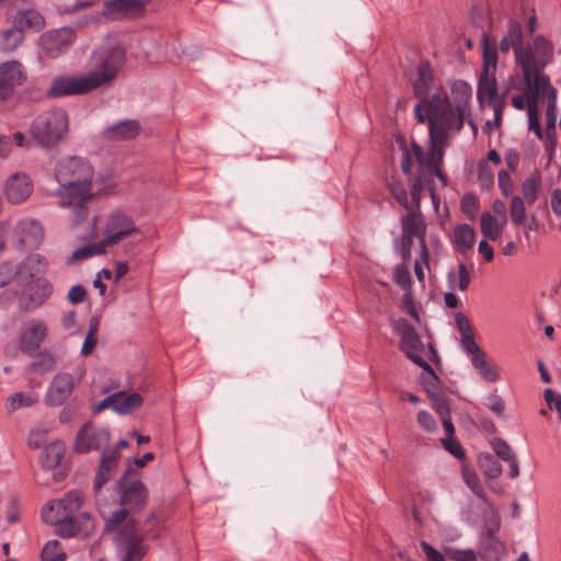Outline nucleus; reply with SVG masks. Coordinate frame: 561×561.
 <instances>
[{
    "instance_id": "ddd939ff",
    "label": "nucleus",
    "mask_w": 561,
    "mask_h": 561,
    "mask_svg": "<svg viewBox=\"0 0 561 561\" xmlns=\"http://www.w3.org/2000/svg\"><path fill=\"white\" fill-rule=\"evenodd\" d=\"M83 503V493L78 490L68 492L62 499L48 502L43 511L42 518L45 523H54L53 513L75 516Z\"/></svg>"
},
{
    "instance_id": "cd10ccee",
    "label": "nucleus",
    "mask_w": 561,
    "mask_h": 561,
    "mask_svg": "<svg viewBox=\"0 0 561 561\" xmlns=\"http://www.w3.org/2000/svg\"><path fill=\"white\" fill-rule=\"evenodd\" d=\"M499 524L494 527L486 526L481 536V549L489 559H497L504 551V546L496 537Z\"/></svg>"
},
{
    "instance_id": "412c9836",
    "label": "nucleus",
    "mask_w": 561,
    "mask_h": 561,
    "mask_svg": "<svg viewBox=\"0 0 561 561\" xmlns=\"http://www.w3.org/2000/svg\"><path fill=\"white\" fill-rule=\"evenodd\" d=\"M494 95L495 90L493 81L489 83L486 80H484L481 84H478L477 98L480 105H483L484 102H488V105L491 106L494 111V125L495 127H500L503 112L506 105L503 100L495 101Z\"/></svg>"
},
{
    "instance_id": "09e8293b",
    "label": "nucleus",
    "mask_w": 561,
    "mask_h": 561,
    "mask_svg": "<svg viewBox=\"0 0 561 561\" xmlns=\"http://www.w3.org/2000/svg\"><path fill=\"white\" fill-rule=\"evenodd\" d=\"M55 358L49 353H39L38 358L35 359L28 367L30 371L45 374L54 369Z\"/></svg>"
},
{
    "instance_id": "bf43d9fd",
    "label": "nucleus",
    "mask_w": 561,
    "mask_h": 561,
    "mask_svg": "<svg viewBox=\"0 0 561 561\" xmlns=\"http://www.w3.org/2000/svg\"><path fill=\"white\" fill-rule=\"evenodd\" d=\"M463 479L468 488L479 497L483 499L485 496L484 489L480 482L479 477L469 470L463 471Z\"/></svg>"
},
{
    "instance_id": "72a5a7b5",
    "label": "nucleus",
    "mask_w": 561,
    "mask_h": 561,
    "mask_svg": "<svg viewBox=\"0 0 561 561\" xmlns=\"http://www.w3.org/2000/svg\"><path fill=\"white\" fill-rule=\"evenodd\" d=\"M44 25L43 16L33 9L20 11L14 20V26L20 30L35 28L39 30Z\"/></svg>"
},
{
    "instance_id": "2eb2a0df",
    "label": "nucleus",
    "mask_w": 561,
    "mask_h": 561,
    "mask_svg": "<svg viewBox=\"0 0 561 561\" xmlns=\"http://www.w3.org/2000/svg\"><path fill=\"white\" fill-rule=\"evenodd\" d=\"M75 389L73 376L69 373L57 374L47 390L45 402L49 407H59L64 404L71 396Z\"/></svg>"
},
{
    "instance_id": "de8ad7c7",
    "label": "nucleus",
    "mask_w": 561,
    "mask_h": 561,
    "mask_svg": "<svg viewBox=\"0 0 561 561\" xmlns=\"http://www.w3.org/2000/svg\"><path fill=\"white\" fill-rule=\"evenodd\" d=\"M455 280H456L455 274L449 273L448 282H449L451 288H458L461 291H465L468 289L469 284L471 282V276H470V272L465 263H460L458 265V283H457V285H454Z\"/></svg>"
},
{
    "instance_id": "a19ab883",
    "label": "nucleus",
    "mask_w": 561,
    "mask_h": 561,
    "mask_svg": "<svg viewBox=\"0 0 561 561\" xmlns=\"http://www.w3.org/2000/svg\"><path fill=\"white\" fill-rule=\"evenodd\" d=\"M541 176L538 171L535 172L533 178L526 179L522 184V193L524 199L528 204H533L538 197V190L540 187Z\"/></svg>"
},
{
    "instance_id": "4d7b16f0",
    "label": "nucleus",
    "mask_w": 561,
    "mask_h": 561,
    "mask_svg": "<svg viewBox=\"0 0 561 561\" xmlns=\"http://www.w3.org/2000/svg\"><path fill=\"white\" fill-rule=\"evenodd\" d=\"M492 446L496 457L501 458L502 460L510 462L516 458L515 453L504 439L499 437L494 438Z\"/></svg>"
},
{
    "instance_id": "c03bdc74",
    "label": "nucleus",
    "mask_w": 561,
    "mask_h": 561,
    "mask_svg": "<svg viewBox=\"0 0 561 561\" xmlns=\"http://www.w3.org/2000/svg\"><path fill=\"white\" fill-rule=\"evenodd\" d=\"M34 260L32 257H26L19 265L14 267L15 270V278L19 285L28 283L34 280V272H33Z\"/></svg>"
},
{
    "instance_id": "338daca9",
    "label": "nucleus",
    "mask_w": 561,
    "mask_h": 561,
    "mask_svg": "<svg viewBox=\"0 0 561 561\" xmlns=\"http://www.w3.org/2000/svg\"><path fill=\"white\" fill-rule=\"evenodd\" d=\"M417 423L426 432H435L437 430V423L434 416L425 410L417 413Z\"/></svg>"
},
{
    "instance_id": "39448f33",
    "label": "nucleus",
    "mask_w": 561,
    "mask_h": 561,
    "mask_svg": "<svg viewBox=\"0 0 561 561\" xmlns=\"http://www.w3.org/2000/svg\"><path fill=\"white\" fill-rule=\"evenodd\" d=\"M137 527V520L129 519L113 533L117 550L122 554L121 561H141L148 552V546L144 545L145 536L139 535Z\"/></svg>"
},
{
    "instance_id": "680f3d73",
    "label": "nucleus",
    "mask_w": 561,
    "mask_h": 561,
    "mask_svg": "<svg viewBox=\"0 0 561 561\" xmlns=\"http://www.w3.org/2000/svg\"><path fill=\"white\" fill-rule=\"evenodd\" d=\"M461 344L463 350L471 356L482 354L484 351L474 341L473 332L461 335Z\"/></svg>"
},
{
    "instance_id": "ea45409f",
    "label": "nucleus",
    "mask_w": 561,
    "mask_h": 561,
    "mask_svg": "<svg viewBox=\"0 0 561 561\" xmlns=\"http://www.w3.org/2000/svg\"><path fill=\"white\" fill-rule=\"evenodd\" d=\"M480 227L482 234L486 239L495 241L501 236V227L497 225L496 219L489 211L482 213Z\"/></svg>"
},
{
    "instance_id": "864d4df0",
    "label": "nucleus",
    "mask_w": 561,
    "mask_h": 561,
    "mask_svg": "<svg viewBox=\"0 0 561 561\" xmlns=\"http://www.w3.org/2000/svg\"><path fill=\"white\" fill-rule=\"evenodd\" d=\"M162 529V523L157 517L154 512H151L147 519L145 520V531L140 534L141 536H145V539H156L158 538L160 531Z\"/></svg>"
},
{
    "instance_id": "49530a36",
    "label": "nucleus",
    "mask_w": 561,
    "mask_h": 561,
    "mask_svg": "<svg viewBox=\"0 0 561 561\" xmlns=\"http://www.w3.org/2000/svg\"><path fill=\"white\" fill-rule=\"evenodd\" d=\"M396 142L403 153L401 170L405 175H412V158L408 142L402 134L394 135Z\"/></svg>"
},
{
    "instance_id": "7c9ffc66",
    "label": "nucleus",
    "mask_w": 561,
    "mask_h": 561,
    "mask_svg": "<svg viewBox=\"0 0 561 561\" xmlns=\"http://www.w3.org/2000/svg\"><path fill=\"white\" fill-rule=\"evenodd\" d=\"M65 455L62 444L55 442L47 445L39 454V463L45 470L59 466Z\"/></svg>"
},
{
    "instance_id": "e2e57ef3",
    "label": "nucleus",
    "mask_w": 561,
    "mask_h": 561,
    "mask_svg": "<svg viewBox=\"0 0 561 561\" xmlns=\"http://www.w3.org/2000/svg\"><path fill=\"white\" fill-rule=\"evenodd\" d=\"M478 180L482 186V188H490L493 185V174L486 164V162L482 161L478 167Z\"/></svg>"
},
{
    "instance_id": "5701e85b",
    "label": "nucleus",
    "mask_w": 561,
    "mask_h": 561,
    "mask_svg": "<svg viewBox=\"0 0 561 561\" xmlns=\"http://www.w3.org/2000/svg\"><path fill=\"white\" fill-rule=\"evenodd\" d=\"M18 232L20 243L30 249L37 248L44 238V229L41 222L36 220L21 221L18 226Z\"/></svg>"
},
{
    "instance_id": "4468645a",
    "label": "nucleus",
    "mask_w": 561,
    "mask_h": 561,
    "mask_svg": "<svg viewBox=\"0 0 561 561\" xmlns=\"http://www.w3.org/2000/svg\"><path fill=\"white\" fill-rule=\"evenodd\" d=\"M25 79L20 61L11 60L0 65V101H7L16 85Z\"/></svg>"
},
{
    "instance_id": "6ab92c4d",
    "label": "nucleus",
    "mask_w": 561,
    "mask_h": 561,
    "mask_svg": "<svg viewBox=\"0 0 561 561\" xmlns=\"http://www.w3.org/2000/svg\"><path fill=\"white\" fill-rule=\"evenodd\" d=\"M119 459L121 453L117 450H103L93 481V490L95 493H99L103 485L111 479L117 468Z\"/></svg>"
},
{
    "instance_id": "774afa93",
    "label": "nucleus",
    "mask_w": 561,
    "mask_h": 561,
    "mask_svg": "<svg viewBox=\"0 0 561 561\" xmlns=\"http://www.w3.org/2000/svg\"><path fill=\"white\" fill-rule=\"evenodd\" d=\"M545 400L550 409H556L558 416L561 420V394L556 393L552 389L548 388L543 392Z\"/></svg>"
},
{
    "instance_id": "473e14b6",
    "label": "nucleus",
    "mask_w": 561,
    "mask_h": 561,
    "mask_svg": "<svg viewBox=\"0 0 561 561\" xmlns=\"http://www.w3.org/2000/svg\"><path fill=\"white\" fill-rule=\"evenodd\" d=\"M528 103L529 130H533L539 139L543 138V131L539 123L538 115V93L537 91H526Z\"/></svg>"
},
{
    "instance_id": "3c124183",
    "label": "nucleus",
    "mask_w": 561,
    "mask_h": 561,
    "mask_svg": "<svg viewBox=\"0 0 561 561\" xmlns=\"http://www.w3.org/2000/svg\"><path fill=\"white\" fill-rule=\"evenodd\" d=\"M388 190L393 196V198L404 208L409 209V198L408 193L403 186V184L398 180L388 181Z\"/></svg>"
},
{
    "instance_id": "f8f14e48",
    "label": "nucleus",
    "mask_w": 561,
    "mask_h": 561,
    "mask_svg": "<svg viewBox=\"0 0 561 561\" xmlns=\"http://www.w3.org/2000/svg\"><path fill=\"white\" fill-rule=\"evenodd\" d=\"M398 330L401 335L400 350L415 365H426V360L421 356L424 345L415 328L408 321L403 320Z\"/></svg>"
},
{
    "instance_id": "58836bf2",
    "label": "nucleus",
    "mask_w": 561,
    "mask_h": 561,
    "mask_svg": "<svg viewBox=\"0 0 561 561\" xmlns=\"http://www.w3.org/2000/svg\"><path fill=\"white\" fill-rule=\"evenodd\" d=\"M479 467L488 479H496L502 473V466L497 458L491 454L479 457Z\"/></svg>"
},
{
    "instance_id": "052dcab7",
    "label": "nucleus",
    "mask_w": 561,
    "mask_h": 561,
    "mask_svg": "<svg viewBox=\"0 0 561 561\" xmlns=\"http://www.w3.org/2000/svg\"><path fill=\"white\" fill-rule=\"evenodd\" d=\"M435 411L439 414L444 430L446 432L447 438H451L455 434V427L451 422V415H450V407L449 403L446 405H439V408L435 409Z\"/></svg>"
},
{
    "instance_id": "37998d69",
    "label": "nucleus",
    "mask_w": 561,
    "mask_h": 561,
    "mask_svg": "<svg viewBox=\"0 0 561 561\" xmlns=\"http://www.w3.org/2000/svg\"><path fill=\"white\" fill-rule=\"evenodd\" d=\"M451 94L455 99L456 105L463 104V111H466L472 94L471 87L463 80H457L451 85Z\"/></svg>"
},
{
    "instance_id": "9b49d317",
    "label": "nucleus",
    "mask_w": 561,
    "mask_h": 561,
    "mask_svg": "<svg viewBox=\"0 0 561 561\" xmlns=\"http://www.w3.org/2000/svg\"><path fill=\"white\" fill-rule=\"evenodd\" d=\"M139 229L133 218L124 210L116 209L107 218L103 234L108 237L110 241L117 244L124 238L138 233Z\"/></svg>"
},
{
    "instance_id": "0e129e2a",
    "label": "nucleus",
    "mask_w": 561,
    "mask_h": 561,
    "mask_svg": "<svg viewBox=\"0 0 561 561\" xmlns=\"http://www.w3.org/2000/svg\"><path fill=\"white\" fill-rule=\"evenodd\" d=\"M443 158L444 149L430 148V152L427 157H425L424 167H426L428 171L434 170L435 168H440Z\"/></svg>"
},
{
    "instance_id": "69168bd1",
    "label": "nucleus",
    "mask_w": 561,
    "mask_h": 561,
    "mask_svg": "<svg viewBox=\"0 0 561 561\" xmlns=\"http://www.w3.org/2000/svg\"><path fill=\"white\" fill-rule=\"evenodd\" d=\"M486 400L489 410L497 417H503L505 411L504 400L495 393L488 396Z\"/></svg>"
},
{
    "instance_id": "9d476101",
    "label": "nucleus",
    "mask_w": 561,
    "mask_h": 561,
    "mask_svg": "<svg viewBox=\"0 0 561 561\" xmlns=\"http://www.w3.org/2000/svg\"><path fill=\"white\" fill-rule=\"evenodd\" d=\"M407 214L401 217V230L404 233L417 239L421 249V259L427 264L430 254L426 247V222L421 210L405 209Z\"/></svg>"
},
{
    "instance_id": "79ce46f5",
    "label": "nucleus",
    "mask_w": 561,
    "mask_h": 561,
    "mask_svg": "<svg viewBox=\"0 0 561 561\" xmlns=\"http://www.w3.org/2000/svg\"><path fill=\"white\" fill-rule=\"evenodd\" d=\"M67 554L60 549L58 540L53 539L45 543L41 552L42 561H65Z\"/></svg>"
},
{
    "instance_id": "1a4fd4ad",
    "label": "nucleus",
    "mask_w": 561,
    "mask_h": 561,
    "mask_svg": "<svg viewBox=\"0 0 561 561\" xmlns=\"http://www.w3.org/2000/svg\"><path fill=\"white\" fill-rule=\"evenodd\" d=\"M110 439L111 433L107 428H98L91 422H87L77 434L75 449L79 454H87L106 446Z\"/></svg>"
},
{
    "instance_id": "a211bd4d",
    "label": "nucleus",
    "mask_w": 561,
    "mask_h": 561,
    "mask_svg": "<svg viewBox=\"0 0 561 561\" xmlns=\"http://www.w3.org/2000/svg\"><path fill=\"white\" fill-rule=\"evenodd\" d=\"M420 367L424 370L421 376V385L432 400L434 409L448 404L445 393L440 388L439 378L432 366L426 362V365Z\"/></svg>"
},
{
    "instance_id": "603ef678",
    "label": "nucleus",
    "mask_w": 561,
    "mask_h": 561,
    "mask_svg": "<svg viewBox=\"0 0 561 561\" xmlns=\"http://www.w3.org/2000/svg\"><path fill=\"white\" fill-rule=\"evenodd\" d=\"M557 108H547L546 111V136L547 140H550V145H547V150H553L556 146V121H557Z\"/></svg>"
},
{
    "instance_id": "6e6552de",
    "label": "nucleus",
    "mask_w": 561,
    "mask_h": 561,
    "mask_svg": "<svg viewBox=\"0 0 561 561\" xmlns=\"http://www.w3.org/2000/svg\"><path fill=\"white\" fill-rule=\"evenodd\" d=\"M76 39V31L72 27L54 28L43 33L39 37V47L48 58H58L65 54Z\"/></svg>"
},
{
    "instance_id": "c85d7f7f",
    "label": "nucleus",
    "mask_w": 561,
    "mask_h": 561,
    "mask_svg": "<svg viewBox=\"0 0 561 561\" xmlns=\"http://www.w3.org/2000/svg\"><path fill=\"white\" fill-rule=\"evenodd\" d=\"M483 71L480 76H495L497 66V51L500 50L496 43L491 41L490 36L484 33L481 39Z\"/></svg>"
},
{
    "instance_id": "393cba45",
    "label": "nucleus",
    "mask_w": 561,
    "mask_h": 561,
    "mask_svg": "<svg viewBox=\"0 0 561 561\" xmlns=\"http://www.w3.org/2000/svg\"><path fill=\"white\" fill-rule=\"evenodd\" d=\"M140 130V124L135 119H126L119 122L104 131V136L108 140H128L135 138Z\"/></svg>"
},
{
    "instance_id": "5fc2aeb1",
    "label": "nucleus",
    "mask_w": 561,
    "mask_h": 561,
    "mask_svg": "<svg viewBox=\"0 0 561 561\" xmlns=\"http://www.w3.org/2000/svg\"><path fill=\"white\" fill-rule=\"evenodd\" d=\"M461 210L471 220L479 211V201L473 193H466L461 198Z\"/></svg>"
},
{
    "instance_id": "b1692460",
    "label": "nucleus",
    "mask_w": 561,
    "mask_h": 561,
    "mask_svg": "<svg viewBox=\"0 0 561 561\" xmlns=\"http://www.w3.org/2000/svg\"><path fill=\"white\" fill-rule=\"evenodd\" d=\"M463 104H457L455 108L450 105L437 116L428 117V119H436L437 126L439 127L460 131L463 127Z\"/></svg>"
},
{
    "instance_id": "e433bc0d",
    "label": "nucleus",
    "mask_w": 561,
    "mask_h": 561,
    "mask_svg": "<svg viewBox=\"0 0 561 561\" xmlns=\"http://www.w3.org/2000/svg\"><path fill=\"white\" fill-rule=\"evenodd\" d=\"M448 130L437 126L436 119H428L430 148L444 149L449 138Z\"/></svg>"
},
{
    "instance_id": "6e6d98bb",
    "label": "nucleus",
    "mask_w": 561,
    "mask_h": 561,
    "mask_svg": "<svg viewBox=\"0 0 561 561\" xmlns=\"http://www.w3.org/2000/svg\"><path fill=\"white\" fill-rule=\"evenodd\" d=\"M533 41L534 50H536L542 59H550L552 57L553 45L548 38L543 35H535Z\"/></svg>"
},
{
    "instance_id": "f257e3e1",
    "label": "nucleus",
    "mask_w": 561,
    "mask_h": 561,
    "mask_svg": "<svg viewBox=\"0 0 561 561\" xmlns=\"http://www.w3.org/2000/svg\"><path fill=\"white\" fill-rule=\"evenodd\" d=\"M93 167L82 157H67L55 165V179L59 184V204L61 207H72L76 225L88 219V204L100 194L93 191Z\"/></svg>"
},
{
    "instance_id": "bb28decb",
    "label": "nucleus",
    "mask_w": 561,
    "mask_h": 561,
    "mask_svg": "<svg viewBox=\"0 0 561 561\" xmlns=\"http://www.w3.org/2000/svg\"><path fill=\"white\" fill-rule=\"evenodd\" d=\"M433 82L434 73L431 64L427 60L421 61V64L417 67V78L413 82V90L415 96L420 100L428 95Z\"/></svg>"
},
{
    "instance_id": "2f4dec72",
    "label": "nucleus",
    "mask_w": 561,
    "mask_h": 561,
    "mask_svg": "<svg viewBox=\"0 0 561 561\" xmlns=\"http://www.w3.org/2000/svg\"><path fill=\"white\" fill-rule=\"evenodd\" d=\"M474 240L476 232L471 226L462 224L455 227L453 242L461 253L471 250L474 245Z\"/></svg>"
},
{
    "instance_id": "c9c22d12",
    "label": "nucleus",
    "mask_w": 561,
    "mask_h": 561,
    "mask_svg": "<svg viewBox=\"0 0 561 561\" xmlns=\"http://www.w3.org/2000/svg\"><path fill=\"white\" fill-rule=\"evenodd\" d=\"M471 364L479 371L481 377L486 381L494 382L500 378L495 367L488 363L485 352L478 356L476 355L474 357H471Z\"/></svg>"
},
{
    "instance_id": "13d9d810",
    "label": "nucleus",
    "mask_w": 561,
    "mask_h": 561,
    "mask_svg": "<svg viewBox=\"0 0 561 561\" xmlns=\"http://www.w3.org/2000/svg\"><path fill=\"white\" fill-rule=\"evenodd\" d=\"M511 218L513 224L519 226L525 220V204L522 197L514 196L511 203Z\"/></svg>"
},
{
    "instance_id": "f704fd0d",
    "label": "nucleus",
    "mask_w": 561,
    "mask_h": 561,
    "mask_svg": "<svg viewBox=\"0 0 561 561\" xmlns=\"http://www.w3.org/2000/svg\"><path fill=\"white\" fill-rule=\"evenodd\" d=\"M24 39L22 30L14 25L0 33V49L5 53L13 51Z\"/></svg>"
},
{
    "instance_id": "a18cd8bd",
    "label": "nucleus",
    "mask_w": 561,
    "mask_h": 561,
    "mask_svg": "<svg viewBox=\"0 0 561 561\" xmlns=\"http://www.w3.org/2000/svg\"><path fill=\"white\" fill-rule=\"evenodd\" d=\"M411 176L410 195L411 202H409V209L421 210L422 192L424 187L423 180L420 175Z\"/></svg>"
},
{
    "instance_id": "7ed1b4c3",
    "label": "nucleus",
    "mask_w": 561,
    "mask_h": 561,
    "mask_svg": "<svg viewBox=\"0 0 561 561\" xmlns=\"http://www.w3.org/2000/svg\"><path fill=\"white\" fill-rule=\"evenodd\" d=\"M137 476V469L128 465L123 476L116 482L122 508L114 511L105 518L104 533H114L121 525L129 522V514L141 512L148 502V490L139 479H130Z\"/></svg>"
},
{
    "instance_id": "dca6fc26",
    "label": "nucleus",
    "mask_w": 561,
    "mask_h": 561,
    "mask_svg": "<svg viewBox=\"0 0 561 561\" xmlns=\"http://www.w3.org/2000/svg\"><path fill=\"white\" fill-rule=\"evenodd\" d=\"M451 105L446 94L434 93L431 98L428 95L420 99V102L414 107L415 118L420 124L428 121V117H435L447 107Z\"/></svg>"
},
{
    "instance_id": "4c0bfd02",
    "label": "nucleus",
    "mask_w": 561,
    "mask_h": 561,
    "mask_svg": "<svg viewBox=\"0 0 561 561\" xmlns=\"http://www.w3.org/2000/svg\"><path fill=\"white\" fill-rule=\"evenodd\" d=\"M142 401V397L137 392L128 396H125L123 392V397L117 399L115 412L118 414H130L141 405Z\"/></svg>"
},
{
    "instance_id": "0eeeda50",
    "label": "nucleus",
    "mask_w": 561,
    "mask_h": 561,
    "mask_svg": "<svg viewBox=\"0 0 561 561\" xmlns=\"http://www.w3.org/2000/svg\"><path fill=\"white\" fill-rule=\"evenodd\" d=\"M24 288L19 295V309L31 312L39 308L53 294V284L45 277L22 284Z\"/></svg>"
},
{
    "instance_id": "f3484780",
    "label": "nucleus",
    "mask_w": 561,
    "mask_h": 561,
    "mask_svg": "<svg viewBox=\"0 0 561 561\" xmlns=\"http://www.w3.org/2000/svg\"><path fill=\"white\" fill-rule=\"evenodd\" d=\"M46 334L47 327L43 322H30L20 336L21 351L28 356H34L45 340Z\"/></svg>"
},
{
    "instance_id": "a878e982",
    "label": "nucleus",
    "mask_w": 561,
    "mask_h": 561,
    "mask_svg": "<svg viewBox=\"0 0 561 561\" xmlns=\"http://www.w3.org/2000/svg\"><path fill=\"white\" fill-rule=\"evenodd\" d=\"M150 2V0H107L104 2L103 13L105 15L114 13L138 14Z\"/></svg>"
},
{
    "instance_id": "423d86ee",
    "label": "nucleus",
    "mask_w": 561,
    "mask_h": 561,
    "mask_svg": "<svg viewBox=\"0 0 561 561\" xmlns=\"http://www.w3.org/2000/svg\"><path fill=\"white\" fill-rule=\"evenodd\" d=\"M514 56L516 66L522 69L526 91H537L538 85L549 87V78L542 73L546 61L538 60L529 44L524 43Z\"/></svg>"
},
{
    "instance_id": "c756f323",
    "label": "nucleus",
    "mask_w": 561,
    "mask_h": 561,
    "mask_svg": "<svg viewBox=\"0 0 561 561\" xmlns=\"http://www.w3.org/2000/svg\"><path fill=\"white\" fill-rule=\"evenodd\" d=\"M54 525H56V535L61 538H70L78 534H82L80 523L76 516L53 513ZM53 525V523H50Z\"/></svg>"
},
{
    "instance_id": "f03ea898",
    "label": "nucleus",
    "mask_w": 561,
    "mask_h": 561,
    "mask_svg": "<svg viewBox=\"0 0 561 561\" xmlns=\"http://www.w3.org/2000/svg\"><path fill=\"white\" fill-rule=\"evenodd\" d=\"M126 60V50L115 46L98 54L95 67L84 77L59 76L53 79L46 96L58 99L83 95L114 80Z\"/></svg>"
},
{
    "instance_id": "aec40b11",
    "label": "nucleus",
    "mask_w": 561,
    "mask_h": 561,
    "mask_svg": "<svg viewBox=\"0 0 561 561\" xmlns=\"http://www.w3.org/2000/svg\"><path fill=\"white\" fill-rule=\"evenodd\" d=\"M32 193V184L26 175H12L5 184V195L10 203L20 204Z\"/></svg>"
},
{
    "instance_id": "4be33fe9",
    "label": "nucleus",
    "mask_w": 561,
    "mask_h": 561,
    "mask_svg": "<svg viewBox=\"0 0 561 561\" xmlns=\"http://www.w3.org/2000/svg\"><path fill=\"white\" fill-rule=\"evenodd\" d=\"M525 41L522 24L515 19H510L506 33L501 38L497 46L500 51L504 55H507L511 49H513L515 53L522 47Z\"/></svg>"
},
{
    "instance_id": "20e7f679",
    "label": "nucleus",
    "mask_w": 561,
    "mask_h": 561,
    "mask_svg": "<svg viewBox=\"0 0 561 561\" xmlns=\"http://www.w3.org/2000/svg\"><path fill=\"white\" fill-rule=\"evenodd\" d=\"M68 130V115L62 108L39 114L32 123L31 135L44 148L57 145Z\"/></svg>"
},
{
    "instance_id": "8fccbe9b",
    "label": "nucleus",
    "mask_w": 561,
    "mask_h": 561,
    "mask_svg": "<svg viewBox=\"0 0 561 561\" xmlns=\"http://www.w3.org/2000/svg\"><path fill=\"white\" fill-rule=\"evenodd\" d=\"M393 279L404 293L411 291L412 278L409 267L405 264H401L394 267Z\"/></svg>"
}]
</instances>
